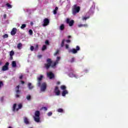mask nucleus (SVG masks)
<instances>
[{"instance_id": "nucleus-1", "label": "nucleus", "mask_w": 128, "mask_h": 128, "mask_svg": "<svg viewBox=\"0 0 128 128\" xmlns=\"http://www.w3.org/2000/svg\"><path fill=\"white\" fill-rule=\"evenodd\" d=\"M60 57L58 56L56 58V62H54V63L52 64V59L48 58L46 60V62L47 64H44V68H46V70H48L50 66L52 68H56V66L58 64V62H60Z\"/></svg>"}, {"instance_id": "nucleus-2", "label": "nucleus", "mask_w": 128, "mask_h": 128, "mask_svg": "<svg viewBox=\"0 0 128 128\" xmlns=\"http://www.w3.org/2000/svg\"><path fill=\"white\" fill-rule=\"evenodd\" d=\"M80 10V6H78L76 4H74L72 6V14L74 16H76V14H78Z\"/></svg>"}, {"instance_id": "nucleus-3", "label": "nucleus", "mask_w": 128, "mask_h": 128, "mask_svg": "<svg viewBox=\"0 0 128 128\" xmlns=\"http://www.w3.org/2000/svg\"><path fill=\"white\" fill-rule=\"evenodd\" d=\"M40 112L38 110H36L35 112V116H34V120L36 122H40Z\"/></svg>"}, {"instance_id": "nucleus-4", "label": "nucleus", "mask_w": 128, "mask_h": 128, "mask_svg": "<svg viewBox=\"0 0 128 128\" xmlns=\"http://www.w3.org/2000/svg\"><path fill=\"white\" fill-rule=\"evenodd\" d=\"M80 50V48L78 46H76V48H72L69 50V52H72V54H78V52Z\"/></svg>"}, {"instance_id": "nucleus-5", "label": "nucleus", "mask_w": 128, "mask_h": 128, "mask_svg": "<svg viewBox=\"0 0 128 128\" xmlns=\"http://www.w3.org/2000/svg\"><path fill=\"white\" fill-rule=\"evenodd\" d=\"M40 88L41 92H44L46 90V83L43 82L40 83V86H38Z\"/></svg>"}, {"instance_id": "nucleus-6", "label": "nucleus", "mask_w": 128, "mask_h": 128, "mask_svg": "<svg viewBox=\"0 0 128 128\" xmlns=\"http://www.w3.org/2000/svg\"><path fill=\"white\" fill-rule=\"evenodd\" d=\"M43 22L42 26H46L50 24V20L48 18H45L43 20Z\"/></svg>"}, {"instance_id": "nucleus-7", "label": "nucleus", "mask_w": 128, "mask_h": 128, "mask_svg": "<svg viewBox=\"0 0 128 128\" xmlns=\"http://www.w3.org/2000/svg\"><path fill=\"white\" fill-rule=\"evenodd\" d=\"M42 78H44V76L42 75H40L39 77L37 78V84L38 86H40V84H42Z\"/></svg>"}, {"instance_id": "nucleus-8", "label": "nucleus", "mask_w": 128, "mask_h": 128, "mask_svg": "<svg viewBox=\"0 0 128 128\" xmlns=\"http://www.w3.org/2000/svg\"><path fill=\"white\" fill-rule=\"evenodd\" d=\"M47 76L50 80H52V78H54V74L52 72H49L47 73Z\"/></svg>"}, {"instance_id": "nucleus-9", "label": "nucleus", "mask_w": 128, "mask_h": 128, "mask_svg": "<svg viewBox=\"0 0 128 128\" xmlns=\"http://www.w3.org/2000/svg\"><path fill=\"white\" fill-rule=\"evenodd\" d=\"M9 65L10 63L8 62H6L5 65L2 67V70H3V72H6V70H8Z\"/></svg>"}, {"instance_id": "nucleus-10", "label": "nucleus", "mask_w": 128, "mask_h": 128, "mask_svg": "<svg viewBox=\"0 0 128 128\" xmlns=\"http://www.w3.org/2000/svg\"><path fill=\"white\" fill-rule=\"evenodd\" d=\"M66 24H68L70 26H72L74 24V20H70V18H68L66 19Z\"/></svg>"}, {"instance_id": "nucleus-11", "label": "nucleus", "mask_w": 128, "mask_h": 128, "mask_svg": "<svg viewBox=\"0 0 128 128\" xmlns=\"http://www.w3.org/2000/svg\"><path fill=\"white\" fill-rule=\"evenodd\" d=\"M16 93L17 94H16V96L17 98H20V94H20V85H18L16 86Z\"/></svg>"}, {"instance_id": "nucleus-12", "label": "nucleus", "mask_w": 128, "mask_h": 128, "mask_svg": "<svg viewBox=\"0 0 128 128\" xmlns=\"http://www.w3.org/2000/svg\"><path fill=\"white\" fill-rule=\"evenodd\" d=\"M54 92L56 96H60V90H58V87H55V88L54 90Z\"/></svg>"}, {"instance_id": "nucleus-13", "label": "nucleus", "mask_w": 128, "mask_h": 128, "mask_svg": "<svg viewBox=\"0 0 128 128\" xmlns=\"http://www.w3.org/2000/svg\"><path fill=\"white\" fill-rule=\"evenodd\" d=\"M16 28H13L12 29V30L11 31V35L12 36H14L16 34Z\"/></svg>"}, {"instance_id": "nucleus-14", "label": "nucleus", "mask_w": 128, "mask_h": 128, "mask_svg": "<svg viewBox=\"0 0 128 128\" xmlns=\"http://www.w3.org/2000/svg\"><path fill=\"white\" fill-rule=\"evenodd\" d=\"M24 124H30V122L28 121V119L26 117H24Z\"/></svg>"}, {"instance_id": "nucleus-15", "label": "nucleus", "mask_w": 128, "mask_h": 128, "mask_svg": "<svg viewBox=\"0 0 128 128\" xmlns=\"http://www.w3.org/2000/svg\"><path fill=\"white\" fill-rule=\"evenodd\" d=\"M68 94V90H64L62 92V96H66V94Z\"/></svg>"}, {"instance_id": "nucleus-16", "label": "nucleus", "mask_w": 128, "mask_h": 128, "mask_svg": "<svg viewBox=\"0 0 128 128\" xmlns=\"http://www.w3.org/2000/svg\"><path fill=\"white\" fill-rule=\"evenodd\" d=\"M68 76L70 78H76V76L75 74H74V73H70L68 74Z\"/></svg>"}, {"instance_id": "nucleus-17", "label": "nucleus", "mask_w": 128, "mask_h": 128, "mask_svg": "<svg viewBox=\"0 0 128 128\" xmlns=\"http://www.w3.org/2000/svg\"><path fill=\"white\" fill-rule=\"evenodd\" d=\"M28 86L29 90H32L34 88V86L32 85V83H28Z\"/></svg>"}, {"instance_id": "nucleus-18", "label": "nucleus", "mask_w": 128, "mask_h": 128, "mask_svg": "<svg viewBox=\"0 0 128 128\" xmlns=\"http://www.w3.org/2000/svg\"><path fill=\"white\" fill-rule=\"evenodd\" d=\"M12 68H16V61L12 62Z\"/></svg>"}, {"instance_id": "nucleus-19", "label": "nucleus", "mask_w": 128, "mask_h": 128, "mask_svg": "<svg viewBox=\"0 0 128 128\" xmlns=\"http://www.w3.org/2000/svg\"><path fill=\"white\" fill-rule=\"evenodd\" d=\"M58 6H56V7L55 8L54 10V12H53L54 14H56V12H58Z\"/></svg>"}, {"instance_id": "nucleus-20", "label": "nucleus", "mask_w": 128, "mask_h": 128, "mask_svg": "<svg viewBox=\"0 0 128 128\" xmlns=\"http://www.w3.org/2000/svg\"><path fill=\"white\" fill-rule=\"evenodd\" d=\"M22 108V104H19L18 105V108H17L16 109V112H18V110H20V108Z\"/></svg>"}, {"instance_id": "nucleus-21", "label": "nucleus", "mask_w": 128, "mask_h": 128, "mask_svg": "<svg viewBox=\"0 0 128 128\" xmlns=\"http://www.w3.org/2000/svg\"><path fill=\"white\" fill-rule=\"evenodd\" d=\"M64 42H66V40L64 39L62 40L60 44L62 48H64Z\"/></svg>"}, {"instance_id": "nucleus-22", "label": "nucleus", "mask_w": 128, "mask_h": 128, "mask_svg": "<svg viewBox=\"0 0 128 128\" xmlns=\"http://www.w3.org/2000/svg\"><path fill=\"white\" fill-rule=\"evenodd\" d=\"M22 43H18L17 45L18 48V50H20V48H22Z\"/></svg>"}, {"instance_id": "nucleus-23", "label": "nucleus", "mask_w": 128, "mask_h": 128, "mask_svg": "<svg viewBox=\"0 0 128 128\" xmlns=\"http://www.w3.org/2000/svg\"><path fill=\"white\" fill-rule=\"evenodd\" d=\"M26 98L27 100H32V96H30V95H28L26 96Z\"/></svg>"}, {"instance_id": "nucleus-24", "label": "nucleus", "mask_w": 128, "mask_h": 128, "mask_svg": "<svg viewBox=\"0 0 128 128\" xmlns=\"http://www.w3.org/2000/svg\"><path fill=\"white\" fill-rule=\"evenodd\" d=\"M61 90H66V87L64 85H62L60 86Z\"/></svg>"}, {"instance_id": "nucleus-25", "label": "nucleus", "mask_w": 128, "mask_h": 128, "mask_svg": "<svg viewBox=\"0 0 128 128\" xmlns=\"http://www.w3.org/2000/svg\"><path fill=\"white\" fill-rule=\"evenodd\" d=\"M60 30H64V25L63 24H61L60 26Z\"/></svg>"}, {"instance_id": "nucleus-26", "label": "nucleus", "mask_w": 128, "mask_h": 128, "mask_svg": "<svg viewBox=\"0 0 128 128\" xmlns=\"http://www.w3.org/2000/svg\"><path fill=\"white\" fill-rule=\"evenodd\" d=\"M6 6L8 8H12V6L8 3L6 4Z\"/></svg>"}, {"instance_id": "nucleus-27", "label": "nucleus", "mask_w": 128, "mask_h": 128, "mask_svg": "<svg viewBox=\"0 0 128 128\" xmlns=\"http://www.w3.org/2000/svg\"><path fill=\"white\" fill-rule=\"evenodd\" d=\"M16 104H14L13 105V108H12V110L13 112H16Z\"/></svg>"}, {"instance_id": "nucleus-28", "label": "nucleus", "mask_w": 128, "mask_h": 128, "mask_svg": "<svg viewBox=\"0 0 128 128\" xmlns=\"http://www.w3.org/2000/svg\"><path fill=\"white\" fill-rule=\"evenodd\" d=\"M26 28V24H23L20 26V28H22V30H24V28Z\"/></svg>"}, {"instance_id": "nucleus-29", "label": "nucleus", "mask_w": 128, "mask_h": 128, "mask_svg": "<svg viewBox=\"0 0 128 128\" xmlns=\"http://www.w3.org/2000/svg\"><path fill=\"white\" fill-rule=\"evenodd\" d=\"M42 51L44 52V50H46V45H44L42 46Z\"/></svg>"}, {"instance_id": "nucleus-30", "label": "nucleus", "mask_w": 128, "mask_h": 128, "mask_svg": "<svg viewBox=\"0 0 128 128\" xmlns=\"http://www.w3.org/2000/svg\"><path fill=\"white\" fill-rule=\"evenodd\" d=\"M14 54V50L10 51V56H12Z\"/></svg>"}, {"instance_id": "nucleus-31", "label": "nucleus", "mask_w": 128, "mask_h": 128, "mask_svg": "<svg viewBox=\"0 0 128 128\" xmlns=\"http://www.w3.org/2000/svg\"><path fill=\"white\" fill-rule=\"evenodd\" d=\"M57 112H64V110H62V108H58V110H57Z\"/></svg>"}, {"instance_id": "nucleus-32", "label": "nucleus", "mask_w": 128, "mask_h": 128, "mask_svg": "<svg viewBox=\"0 0 128 128\" xmlns=\"http://www.w3.org/2000/svg\"><path fill=\"white\" fill-rule=\"evenodd\" d=\"M28 34H30V36H32V34H34L32 30L30 29L28 31Z\"/></svg>"}, {"instance_id": "nucleus-33", "label": "nucleus", "mask_w": 128, "mask_h": 128, "mask_svg": "<svg viewBox=\"0 0 128 128\" xmlns=\"http://www.w3.org/2000/svg\"><path fill=\"white\" fill-rule=\"evenodd\" d=\"M2 38H8V34H5L3 35Z\"/></svg>"}, {"instance_id": "nucleus-34", "label": "nucleus", "mask_w": 128, "mask_h": 128, "mask_svg": "<svg viewBox=\"0 0 128 128\" xmlns=\"http://www.w3.org/2000/svg\"><path fill=\"white\" fill-rule=\"evenodd\" d=\"M88 18H90V17L89 16H88V17H82V20H88Z\"/></svg>"}, {"instance_id": "nucleus-35", "label": "nucleus", "mask_w": 128, "mask_h": 128, "mask_svg": "<svg viewBox=\"0 0 128 128\" xmlns=\"http://www.w3.org/2000/svg\"><path fill=\"white\" fill-rule=\"evenodd\" d=\"M38 50V44H36V47H35V48H34V51L35 52H36V50Z\"/></svg>"}, {"instance_id": "nucleus-36", "label": "nucleus", "mask_w": 128, "mask_h": 128, "mask_svg": "<svg viewBox=\"0 0 128 128\" xmlns=\"http://www.w3.org/2000/svg\"><path fill=\"white\" fill-rule=\"evenodd\" d=\"M48 116H52V112H50L48 113Z\"/></svg>"}, {"instance_id": "nucleus-37", "label": "nucleus", "mask_w": 128, "mask_h": 128, "mask_svg": "<svg viewBox=\"0 0 128 128\" xmlns=\"http://www.w3.org/2000/svg\"><path fill=\"white\" fill-rule=\"evenodd\" d=\"M30 50L32 52H34V46H31Z\"/></svg>"}, {"instance_id": "nucleus-38", "label": "nucleus", "mask_w": 128, "mask_h": 128, "mask_svg": "<svg viewBox=\"0 0 128 128\" xmlns=\"http://www.w3.org/2000/svg\"><path fill=\"white\" fill-rule=\"evenodd\" d=\"M59 52H60V50H57L56 52L54 54V56H56V54H58Z\"/></svg>"}, {"instance_id": "nucleus-39", "label": "nucleus", "mask_w": 128, "mask_h": 128, "mask_svg": "<svg viewBox=\"0 0 128 128\" xmlns=\"http://www.w3.org/2000/svg\"><path fill=\"white\" fill-rule=\"evenodd\" d=\"M2 86H4V82H2L0 81V88H2Z\"/></svg>"}, {"instance_id": "nucleus-40", "label": "nucleus", "mask_w": 128, "mask_h": 128, "mask_svg": "<svg viewBox=\"0 0 128 128\" xmlns=\"http://www.w3.org/2000/svg\"><path fill=\"white\" fill-rule=\"evenodd\" d=\"M74 62V58H72L70 60V62L72 63Z\"/></svg>"}, {"instance_id": "nucleus-41", "label": "nucleus", "mask_w": 128, "mask_h": 128, "mask_svg": "<svg viewBox=\"0 0 128 128\" xmlns=\"http://www.w3.org/2000/svg\"><path fill=\"white\" fill-rule=\"evenodd\" d=\"M78 28H82L84 26V24H80L78 25Z\"/></svg>"}, {"instance_id": "nucleus-42", "label": "nucleus", "mask_w": 128, "mask_h": 128, "mask_svg": "<svg viewBox=\"0 0 128 128\" xmlns=\"http://www.w3.org/2000/svg\"><path fill=\"white\" fill-rule=\"evenodd\" d=\"M45 44H50V42H48V40H46L45 42Z\"/></svg>"}, {"instance_id": "nucleus-43", "label": "nucleus", "mask_w": 128, "mask_h": 128, "mask_svg": "<svg viewBox=\"0 0 128 128\" xmlns=\"http://www.w3.org/2000/svg\"><path fill=\"white\" fill-rule=\"evenodd\" d=\"M42 108L45 110H48V108L46 106L42 107Z\"/></svg>"}, {"instance_id": "nucleus-44", "label": "nucleus", "mask_w": 128, "mask_h": 128, "mask_svg": "<svg viewBox=\"0 0 128 128\" xmlns=\"http://www.w3.org/2000/svg\"><path fill=\"white\" fill-rule=\"evenodd\" d=\"M42 55H38V58H42Z\"/></svg>"}, {"instance_id": "nucleus-45", "label": "nucleus", "mask_w": 128, "mask_h": 128, "mask_svg": "<svg viewBox=\"0 0 128 128\" xmlns=\"http://www.w3.org/2000/svg\"><path fill=\"white\" fill-rule=\"evenodd\" d=\"M4 18L6 20V14H4L3 15Z\"/></svg>"}, {"instance_id": "nucleus-46", "label": "nucleus", "mask_w": 128, "mask_h": 128, "mask_svg": "<svg viewBox=\"0 0 128 128\" xmlns=\"http://www.w3.org/2000/svg\"><path fill=\"white\" fill-rule=\"evenodd\" d=\"M66 42L68 44H69V42H70V40H66Z\"/></svg>"}, {"instance_id": "nucleus-47", "label": "nucleus", "mask_w": 128, "mask_h": 128, "mask_svg": "<svg viewBox=\"0 0 128 128\" xmlns=\"http://www.w3.org/2000/svg\"><path fill=\"white\" fill-rule=\"evenodd\" d=\"M66 50H68V44H66Z\"/></svg>"}, {"instance_id": "nucleus-48", "label": "nucleus", "mask_w": 128, "mask_h": 128, "mask_svg": "<svg viewBox=\"0 0 128 128\" xmlns=\"http://www.w3.org/2000/svg\"><path fill=\"white\" fill-rule=\"evenodd\" d=\"M22 78H24V76H23L22 75H21V76H20L19 78H20V80H22Z\"/></svg>"}, {"instance_id": "nucleus-49", "label": "nucleus", "mask_w": 128, "mask_h": 128, "mask_svg": "<svg viewBox=\"0 0 128 128\" xmlns=\"http://www.w3.org/2000/svg\"><path fill=\"white\" fill-rule=\"evenodd\" d=\"M84 26L85 27V28H88V24H84Z\"/></svg>"}, {"instance_id": "nucleus-50", "label": "nucleus", "mask_w": 128, "mask_h": 128, "mask_svg": "<svg viewBox=\"0 0 128 128\" xmlns=\"http://www.w3.org/2000/svg\"><path fill=\"white\" fill-rule=\"evenodd\" d=\"M12 58H13L12 56H10V60H12Z\"/></svg>"}, {"instance_id": "nucleus-51", "label": "nucleus", "mask_w": 128, "mask_h": 128, "mask_svg": "<svg viewBox=\"0 0 128 128\" xmlns=\"http://www.w3.org/2000/svg\"><path fill=\"white\" fill-rule=\"evenodd\" d=\"M2 60H0V66H2Z\"/></svg>"}, {"instance_id": "nucleus-52", "label": "nucleus", "mask_w": 128, "mask_h": 128, "mask_svg": "<svg viewBox=\"0 0 128 128\" xmlns=\"http://www.w3.org/2000/svg\"><path fill=\"white\" fill-rule=\"evenodd\" d=\"M72 38V36H68V40H70V38Z\"/></svg>"}, {"instance_id": "nucleus-53", "label": "nucleus", "mask_w": 128, "mask_h": 128, "mask_svg": "<svg viewBox=\"0 0 128 128\" xmlns=\"http://www.w3.org/2000/svg\"><path fill=\"white\" fill-rule=\"evenodd\" d=\"M56 84H60V82H56Z\"/></svg>"}, {"instance_id": "nucleus-54", "label": "nucleus", "mask_w": 128, "mask_h": 128, "mask_svg": "<svg viewBox=\"0 0 128 128\" xmlns=\"http://www.w3.org/2000/svg\"><path fill=\"white\" fill-rule=\"evenodd\" d=\"M22 84H24V81H21Z\"/></svg>"}, {"instance_id": "nucleus-55", "label": "nucleus", "mask_w": 128, "mask_h": 128, "mask_svg": "<svg viewBox=\"0 0 128 128\" xmlns=\"http://www.w3.org/2000/svg\"><path fill=\"white\" fill-rule=\"evenodd\" d=\"M30 24H32H32H34V23H32V22H31Z\"/></svg>"}, {"instance_id": "nucleus-56", "label": "nucleus", "mask_w": 128, "mask_h": 128, "mask_svg": "<svg viewBox=\"0 0 128 128\" xmlns=\"http://www.w3.org/2000/svg\"><path fill=\"white\" fill-rule=\"evenodd\" d=\"M8 128H12V126H9Z\"/></svg>"}, {"instance_id": "nucleus-57", "label": "nucleus", "mask_w": 128, "mask_h": 128, "mask_svg": "<svg viewBox=\"0 0 128 128\" xmlns=\"http://www.w3.org/2000/svg\"><path fill=\"white\" fill-rule=\"evenodd\" d=\"M88 72V70H86V72Z\"/></svg>"}]
</instances>
